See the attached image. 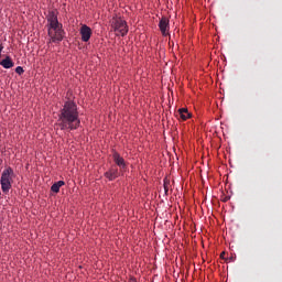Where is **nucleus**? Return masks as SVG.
Segmentation results:
<instances>
[{
  "label": "nucleus",
  "instance_id": "f257e3e1",
  "mask_svg": "<svg viewBox=\"0 0 282 282\" xmlns=\"http://www.w3.org/2000/svg\"><path fill=\"white\" fill-rule=\"evenodd\" d=\"M78 105L74 100L64 102L58 112V119L54 124L55 130L72 132L80 128Z\"/></svg>",
  "mask_w": 282,
  "mask_h": 282
},
{
  "label": "nucleus",
  "instance_id": "f03ea898",
  "mask_svg": "<svg viewBox=\"0 0 282 282\" xmlns=\"http://www.w3.org/2000/svg\"><path fill=\"white\" fill-rule=\"evenodd\" d=\"M47 22V35L50 37V43L59 44L65 39V30L63 24L58 21V15L56 11H48L46 15Z\"/></svg>",
  "mask_w": 282,
  "mask_h": 282
},
{
  "label": "nucleus",
  "instance_id": "7ed1b4c3",
  "mask_svg": "<svg viewBox=\"0 0 282 282\" xmlns=\"http://www.w3.org/2000/svg\"><path fill=\"white\" fill-rule=\"evenodd\" d=\"M14 177H15V173L11 166H8L2 171L1 177H0V185L3 194H8L12 189Z\"/></svg>",
  "mask_w": 282,
  "mask_h": 282
},
{
  "label": "nucleus",
  "instance_id": "20e7f679",
  "mask_svg": "<svg viewBox=\"0 0 282 282\" xmlns=\"http://www.w3.org/2000/svg\"><path fill=\"white\" fill-rule=\"evenodd\" d=\"M111 28L113 29V32L117 36L124 37L129 33L128 23L126 20H122L121 18L113 19Z\"/></svg>",
  "mask_w": 282,
  "mask_h": 282
},
{
  "label": "nucleus",
  "instance_id": "39448f33",
  "mask_svg": "<svg viewBox=\"0 0 282 282\" xmlns=\"http://www.w3.org/2000/svg\"><path fill=\"white\" fill-rule=\"evenodd\" d=\"M79 34L82 36V42L88 43L91 39L93 30L87 24H83L80 30H79Z\"/></svg>",
  "mask_w": 282,
  "mask_h": 282
},
{
  "label": "nucleus",
  "instance_id": "423d86ee",
  "mask_svg": "<svg viewBox=\"0 0 282 282\" xmlns=\"http://www.w3.org/2000/svg\"><path fill=\"white\" fill-rule=\"evenodd\" d=\"M104 176L110 182L116 181L119 177V169L111 167L107 172H105Z\"/></svg>",
  "mask_w": 282,
  "mask_h": 282
},
{
  "label": "nucleus",
  "instance_id": "0eeeda50",
  "mask_svg": "<svg viewBox=\"0 0 282 282\" xmlns=\"http://www.w3.org/2000/svg\"><path fill=\"white\" fill-rule=\"evenodd\" d=\"M159 29L163 36L167 35V31L170 30L169 20L167 18H162L159 22Z\"/></svg>",
  "mask_w": 282,
  "mask_h": 282
},
{
  "label": "nucleus",
  "instance_id": "6e6552de",
  "mask_svg": "<svg viewBox=\"0 0 282 282\" xmlns=\"http://www.w3.org/2000/svg\"><path fill=\"white\" fill-rule=\"evenodd\" d=\"M113 161L117 166H119L121 169L127 167L126 160L120 155V153H118V152L113 153Z\"/></svg>",
  "mask_w": 282,
  "mask_h": 282
},
{
  "label": "nucleus",
  "instance_id": "1a4fd4ad",
  "mask_svg": "<svg viewBox=\"0 0 282 282\" xmlns=\"http://www.w3.org/2000/svg\"><path fill=\"white\" fill-rule=\"evenodd\" d=\"M0 65L4 68V69H11L14 67V62L11 59L10 56H7L4 59H2L0 62Z\"/></svg>",
  "mask_w": 282,
  "mask_h": 282
},
{
  "label": "nucleus",
  "instance_id": "9d476101",
  "mask_svg": "<svg viewBox=\"0 0 282 282\" xmlns=\"http://www.w3.org/2000/svg\"><path fill=\"white\" fill-rule=\"evenodd\" d=\"M178 115L183 121H186L191 118V112H188L187 108H181L178 110Z\"/></svg>",
  "mask_w": 282,
  "mask_h": 282
},
{
  "label": "nucleus",
  "instance_id": "9b49d317",
  "mask_svg": "<svg viewBox=\"0 0 282 282\" xmlns=\"http://www.w3.org/2000/svg\"><path fill=\"white\" fill-rule=\"evenodd\" d=\"M163 188L165 196H169V192L171 191V180H169L167 177L163 180Z\"/></svg>",
  "mask_w": 282,
  "mask_h": 282
},
{
  "label": "nucleus",
  "instance_id": "f8f14e48",
  "mask_svg": "<svg viewBox=\"0 0 282 282\" xmlns=\"http://www.w3.org/2000/svg\"><path fill=\"white\" fill-rule=\"evenodd\" d=\"M51 191L55 194L61 192V187L57 185V183L55 182L52 186H51Z\"/></svg>",
  "mask_w": 282,
  "mask_h": 282
},
{
  "label": "nucleus",
  "instance_id": "ddd939ff",
  "mask_svg": "<svg viewBox=\"0 0 282 282\" xmlns=\"http://www.w3.org/2000/svg\"><path fill=\"white\" fill-rule=\"evenodd\" d=\"M15 74H18L19 76H22L24 74V68L22 66H17Z\"/></svg>",
  "mask_w": 282,
  "mask_h": 282
},
{
  "label": "nucleus",
  "instance_id": "4468645a",
  "mask_svg": "<svg viewBox=\"0 0 282 282\" xmlns=\"http://www.w3.org/2000/svg\"><path fill=\"white\" fill-rule=\"evenodd\" d=\"M56 183L59 187H63L65 185V181H57Z\"/></svg>",
  "mask_w": 282,
  "mask_h": 282
},
{
  "label": "nucleus",
  "instance_id": "2eb2a0df",
  "mask_svg": "<svg viewBox=\"0 0 282 282\" xmlns=\"http://www.w3.org/2000/svg\"><path fill=\"white\" fill-rule=\"evenodd\" d=\"M3 50H4V45L3 43L0 42V55L2 54Z\"/></svg>",
  "mask_w": 282,
  "mask_h": 282
},
{
  "label": "nucleus",
  "instance_id": "dca6fc26",
  "mask_svg": "<svg viewBox=\"0 0 282 282\" xmlns=\"http://www.w3.org/2000/svg\"><path fill=\"white\" fill-rule=\"evenodd\" d=\"M128 282H137L134 276H131L130 280Z\"/></svg>",
  "mask_w": 282,
  "mask_h": 282
},
{
  "label": "nucleus",
  "instance_id": "f3484780",
  "mask_svg": "<svg viewBox=\"0 0 282 282\" xmlns=\"http://www.w3.org/2000/svg\"><path fill=\"white\" fill-rule=\"evenodd\" d=\"M224 256H225V251H223V252L220 253V258H221V259H225Z\"/></svg>",
  "mask_w": 282,
  "mask_h": 282
},
{
  "label": "nucleus",
  "instance_id": "a211bd4d",
  "mask_svg": "<svg viewBox=\"0 0 282 282\" xmlns=\"http://www.w3.org/2000/svg\"><path fill=\"white\" fill-rule=\"evenodd\" d=\"M229 260L232 262L234 261L232 257H230Z\"/></svg>",
  "mask_w": 282,
  "mask_h": 282
}]
</instances>
